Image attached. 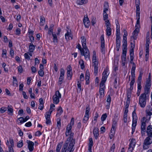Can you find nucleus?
Returning a JSON list of instances; mask_svg holds the SVG:
<instances>
[{
	"label": "nucleus",
	"mask_w": 152,
	"mask_h": 152,
	"mask_svg": "<svg viewBox=\"0 0 152 152\" xmlns=\"http://www.w3.org/2000/svg\"><path fill=\"white\" fill-rule=\"evenodd\" d=\"M146 132L148 137L144 140L143 148L144 149L148 148V145L152 143V125H149L147 128Z\"/></svg>",
	"instance_id": "obj_1"
},
{
	"label": "nucleus",
	"mask_w": 152,
	"mask_h": 152,
	"mask_svg": "<svg viewBox=\"0 0 152 152\" xmlns=\"http://www.w3.org/2000/svg\"><path fill=\"white\" fill-rule=\"evenodd\" d=\"M140 18H136L137 22L135 26L136 28L132 33V37L134 40L136 39L137 36L138 35L139 32V28H138V27L140 26Z\"/></svg>",
	"instance_id": "obj_2"
},
{
	"label": "nucleus",
	"mask_w": 152,
	"mask_h": 152,
	"mask_svg": "<svg viewBox=\"0 0 152 152\" xmlns=\"http://www.w3.org/2000/svg\"><path fill=\"white\" fill-rule=\"evenodd\" d=\"M75 139H72L68 147L65 150H63V148L61 149V151H65V152H73L74 149H73V147L75 143Z\"/></svg>",
	"instance_id": "obj_3"
},
{
	"label": "nucleus",
	"mask_w": 152,
	"mask_h": 152,
	"mask_svg": "<svg viewBox=\"0 0 152 152\" xmlns=\"http://www.w3.org/2000/svg\"><path fill=\"white\" fill-rule=\"evenodd\" d=\"M146 97L143 95H140L139 97V104L140 106L142 108H144L146 105Z\"/></svg>",
	"instance_id": "obj_4"
},
{
	"label": "nucleus",
	"mask_w": 152,
	"mask_h": 152,
	"mask_svg": "<svg viewBox=\"0 0 152 152\" xmlns=\"http://www.w3.org/2000/svg\"><path fill=\"white\" fill-rule=\"evenodd\" d=\"M83 50L81 51V55L84 56L86 60H90V53L87 48H83Z\"/></svg>",
	"instance_id": "obj_5"
},
{
	"label": "nucleus",
	"mask_w": 152,
	"mask_h": 152,
	"mask_svg": "<svg viewBox=\"0 0 152 152\" xmlns=\"http://www.w3.org/2000/svg\"><path fill=\"white\" fill-rule=\"evenodd\" d=\"M136 106L134 105V110L132 113V126L136 127L137 125V117L136 113Z\"/></svg>",
	"instance_id": "obj_6"
},
{
	"label": "nucleus",
	"mask_w": 152,
	"mask_h": 152,
	"mask_svg": "<svg viewBox=\"0 0 152 152\" xmlns=\"http://www.w3.org/2000/svg\"><path fill=\"white\" fill-rule=\"evenodd\" d=\"M61 95L58 91H57L55 93V94L53 97V103L56 104H58L59 101V98H61Z\"/></svg>",
	"instance_id": "obj_7"
},
{
	"label": "nucleus",
	"mask_w": 152,
	"mask_h": 152,
	"mask_svg": "<svg viewBox=\"0 0 152 152\" xmlns=\"http://www.w3.org/2000/svg\"><path fill=\"white\" fill-rule=\"evenodd\" d=\"M66 30L67 32L65 35L66 39V40H69L70 39L69 37H70L71 39H72L73 38V35L71 33V29L67 27Z\"/></svg>",
	"instance_id": "obj_8"
},
{
	"label": "nucleus",
	"mask_w": 152,
	"mask_h": 152,
	"mask_svg": "<svg viewBox=\"0 0 152 152\" xmlns=\"http://www.w3.org/2000/svg\"><path fill=\"white\" fill-rule=\"evenodd\" d=\"M90 110V108L88 106L87 107H86L85 114L83 120L84 123H86L89 119Z\"/></svg>",
	"instance_id": "obj_9"
},
{
	"label": "nucleus",
	"mask_w": 152,
	"mask_h": 152,
	"mask_svg": "<svg viewBox=\"0 0 152 152\" xmlns=\"http://www.w3.org/2000/svg\"><path fill=\"white\" fill-rule=\"evenodd\" d=\"M66 70H67V78L68 80H70L71 79L72 77V69L70 65L67 66Z\"/></svg>",
	"instance_id": "obj_10"
},
{
	"label": "nucleus",
	"mask_w": 152,
	"mask_h": 152,
	"mask_svg": "<svg viewBox=\"0 0 152 152\" xmlns=\"http://www.w3.org/2000/svg\"><path fill=\"white\" fill-rule=\"evenodd\" d=\"M136 145L135 140L134 139H132L130 142L129 148L128 152H132L134 148Z\"/></svg>",
	"instance_id": "obj_11"
},
{
	"label": "nucleus",
	"mask_w": 152,
	"mask_h": 152,
	"mask_svg": "<svg viewBox=\"0 0 152 152\" xmlns=\"http://www.w3.org/2000/svg\"><path fill=\"white\" fill-rule=\"evenodd\" d=\"M122 54L121 56L122 63V66H124L126 60V50H122Z\"/></svg>",
	"instance_id": "obj_12"
},
{
	"label": "nucleus",
	"mask_w": 152,
	"mask_h": 152,
	"mask_svg": "<svg viewBox=\"0 0 152 152\" xmlns=\"http://www.w3.org/2000/svg\"><path fill=\"white\" fill-rule=\"evenodd\" d=\"M83 21L85 27L88 28L90 24V23L87 15L86 17L84 16Z\"/></svg>",
	"instance_id": "obj_13"
},
{
	"label": "nucleus",
	"mask_w": 152,
	"mask_h": 152,
	"mask_svg": "<svg viewBox=\"0 0 152 152\" xmlns=\"http://www.w3.org/2000/svg\"><path fill=\"white\" fill-rule=\"evenodd\" d=\"M27 142L28 144V147L30 152L32 151L34 149V143L29 140H27Z\"/></svg>",
	"instance_id": "obj_14"
},
{
	"label": "nucleus",
	"mask_w": 152,
	"mask_h": 152,
	"mask_svg": "<svg viewBox=\"0 0 152 152\" xmlns=\"http://www.w3.org/2000/svg\"><path fill=\"white\" fill-rule=\"evenodd\" d=\"M151 87L145 86L144 92L141 94V95H143L144 96L146 97L149 96L150 94V90Z\"/></svg>",
	"instance_id": "obj_15"
},
{
	"label": "nucleus",
	"mask_w": 152,
	"mask_h": 152,
	"mask_svg": "<svg viewBox=\"0 0 152 152\" xmlns=\"http://www.w3.org/2000/svg\"><path fill=\"white\" fill-rule=\"evenodd\" d=\"M145 126V122H142L141 126V134L142 136H143L145 134V133L146 131Z\"/></svg>",
	"instance_id": "obj_16"
},
{
	"label": "nucleus",
	"mask_w": 152,
	"mask_h": 152,
	"mask_svg": "<svg viewBox=\"0 0 152 152\" xmlns=\"http://www.w3.org/2000/svg\"><path fill=\"white\" fill-rule=\"evenodd\" d=\"M127 48V38H123L122 50H126Z\"/></svg>",
	"instance_id": "obj_17"
},
{
	"label": "nucleus",
	"mask_w": 152,
	"mask_h": 152,
	"mask_svg": "<svg viewBox=\"0 0 152 152\" xmlns=\"http://www.w3.org/2000/svg\"><path fill=\"white\" fill-rule=\"evenodd\" d=\"M81 38L82 39L81 42L83 48H87L86 45V39L85 37L84 36H83L81 37Z\"/></svg>",
	"instance_id": "obj_18"
},
{
	"label": "nucleus",
	"mask_w": 152,
	"mask_h": 152,
	"mask_svg": "<svg viewBox=\"0 0 152 152\" xmlns=\"http://www.w3.org/2000/svg\"><path fill=\"white\" fill-rule=\"evenodd\" d=\"M54 109H50L49 111L46 113V115H45L46 119H50V115L52 112L54 110Z\"/></svg>",
	"instance_id": "obj_19"
},
{
	"label": "nucleus",
	"mask_w": 152,
	"mask_h": 152,
	"mask_svg": "<svg viewBox=\"0 0 152 152\" xmlns=\"http://www.w3.org/2000/svg\"><path fill=\"white\" fill-rule=\"evenodd\" d=\"M63 112V110L62 108L61 107H58L57 110V113L56 114V117L60 116Z\"/></svg>",
	"instance_id": "obj_20"
},
{
	"label": "nucleus",
	"mask_w": 152,
	"mask_h": 152,
	"mask_svg": "<svg viewBox=\"0 0 152 152\" xmlns=\"http://www.w3.org/2000/svg\"><path fill=\"white\" fill-rule=\"evenodd\" d=\"M93 133L94 136L96 139H97L99 135L98 129L97 128H95L94 129Z\"/></svg>",
	"instance_id": "obj_21"
},
{
	"label": "nucleus",
	"mask_w": 152,
	"mask_h": 152,
	"mask_svg": "<svg viewBox=\"0 0 152 152\" xmlns=\"http://www.w3.org/2000/svg\"><path fill=\"white\" fill-rule=\"evenodd\" d=\"M93 54L92 59V62L93 63L98 62V61L96 60V54L95 52V51H94L93 52Z\"/></svg>",
	"instance_id": "obj_22"
},
{
	"label": "nucleus",
	"mask_w": 152,
	"mask_h": 152,
	"mask_svg": "<svg viewBox=\"0 0 152 152\" xmlns=\"http://www.w3.org/2000/svg\"><path fill=\"white\" fill-rule=\"evenodd\" d=\"M98 62L94 63L93 66L94 67V73L96 75L98 71Z\"/></svg>",
	"instance_id": "obj_23"
},
{
	"label": "nucleus",
	"mask_w": 152,
	"mask_h": 152,
	"mask_svg": "<svg viewBox=\"0 0 152 152\" xmlns=\"http://www.w3.org/2000/svg\"><path fill=\"white\" fill-rule=\"evenodd\" d=\"M109 5L108 3L107 2H105L104 4V12L106 13V12L108 10Z\"/></svg>",
	"instance_id": "obj_24"
},
{
	"label": "nucleus",
	"mask_w": 152,
	"mask_h": 152,
	"mask_svg": "<svg viewBox=\"0 0 152 152\" xmlns=\"http://www.w3.org/2000/svg\"><path fill=\"white\" fill-rule=\"evenodd\" d=\"M7 108L8 111V114L12 115L13 110L12 108V106L11 105H8Z\"/></svg>",
	"instance_id": "obj_25"
},
{
	"label": "nucleus",
	"mask_w": 152,
	"mask_h": 152,
	"mask_svg": "<svg viewBox=\"0 0 152 152\" xmlns=\"http://www.w3.org/2000/svg\"><path fill=\"white\" fill-rule=\"evenodd\" d=\"M35 49V46H34L32 43H30L29 47V50L30 52H32Z\"/></svg>",
	"instance_id": "obj_26"
},
{
	"label": "nucleus",
	"mask_w": 152,
	"mask_h": 152,
	"mask_svg": "<svg viewBox=\"0 0 152 152\" xmlns=\"http://www.w3.org/2000/svg\"><path fill=\"white\" fill-rule=\"evenodd\" d=\"M140 8L139 6H136V18H140Z\"/></svg>",
	"instance_id": "obj_27"
},
{
	"label": "nucleus",
	"mask_w": 152,
	"mask_h": 152,
	"mask_svg": "<svg viewBox=\"0 0 152 152\" xmlns=\"http://www.w3.org/2000/svg\"><path fill=\"white\" fill-rule=\"evenodd\" d=\"M140 8L139 6H136V18H140Z\"/></svg>",
	"instance_id": "obj_28"
},
{
	"label": "nucleus",
	"mask_w": 152,
	"mask_h": 152,
	"mask_svg": "<svg viewBox=\"0 0 152 152\" xmlns=\"http://www.w3.org/2000/svg\"><path fill=\"white\" fill-rule=\"evenodd\" d=\"M61 119L60 118H58L57 119V127L58 129V131H59L60 128L61 127Z\"/></svg>",
	"instance_id": "obj_29"
},
{
	"label": "nucleus",
	"mask_w": 152,
	"mask_h": 152,
	"mask_svg": "<svg viewBox=\"0 0 152 152\" xmlns=\"http://www.w3.org/2000/svg\"><path fill=\"white\" fill-rule=\"evenodd\" d=\"M13 85L15 86H18L17 80L15 77H13Z\"/></svg>",
	"instance_id": "obj_30"
},
{
	"label": "nucleus",
	"mask_w": 152,
	"mask_h": 152,
	"mask_svg": "<svg viewBox=\"0 0 152 152\" xmlns=\"http://www.w3.org/2000/svg\"><path fill=\"white\" fill-rule=\"evenodd\" d=\"M89 74L88 73H87L86 75V78L85 80L86 81V85L90 83L89 80Z\"/></svg>",
	"instance_id": "obj_31"
},
{
	"label": "nucleus",
	"mask_w": 152,
	"mask_h": 152,
	"mask_svg": "<svg viewBox=\"0 0 152 152\" xmlns=\"http://www.w3.org/2000/svg\"><path fill=\"white\" fill-rule=\"evenodd\" d=\"M148 109L146 111L147 114L149 116H151L152 114V108L150 106L148 107Z\"/></svg>",
	"instance_id": "obj_32"
},
{
	"label": "nucleus",
	"mask_w": 152,
	"mask_h": 152,
	"mask_svg": "<svg viewBox=\"0 0 152 152\" xmlns=\"http://www.w3.org/2000/svg\"><path fill=\"white\" fill-rule=\"evenodd\" d=\"M115 130L111 129L110 135V139H111L114 137L115 134Z\"/></svg>",
	"instance_id": "obj_33"
},
{
	"label": "nucleus",
	"mask_w": 152,
	"mask_h": 152,
	"mask_svg": "<svg viewBox=\"0 0 152 152\" xmlns=\"http://www.w3.org/2000/svg\"><path fill=\"white\" fill-rule=\"evenodd\" d=\"M54 26V25L53 24L50 25L48 32V34H50L51 33H53V29Z\"/></svg>",
	"instance_id": "obj_34"
},
{
	"label": "nucleus",
	"mask_w": 152,
	"mask_h": 152,
	"mask_svg": "<svg viewBox=\"0 0 152 152\" xmlns=\"http://www.w3.org/2000/svg\"><path fill=\"white\" fill-rule=\"evenodd\" d=\"M111 29L110 27H107L106 28V35L108 36L111 35Z\"/></svg>",
	"instance_id": "obj_35"
},
{
	"label": "nucleus",
	"mask_w": 152,
	"mask_h": 152,
	"mask_svg": "<svg viewBox=\"0 0 152 152\" xmlns=\"http://www.w3.org/2000/svg\"><path fill=\"white\" fill-rule=\"evenodd\" d=\"M79 64L80 65V67L82 69H83L85 67L84 65V62L83 60L80 59L79 61Z\"/></svg>",
	"instance_id": "obj_36"
},
{
	"label": "nucleus",
	"mask_w": 152,
	"mask_h": 152,
	"mask_svg": "<svg viewBox=\"0 0 152 152\" xmlns=\"http://www.w3.org/2000/svg\"><path fill=\"white\" fill-rule=\"evenodd\" d=\"M117 123V121L114 119L113 123L111 129H113L115 130Z\"/></svg>",
	"instance_id": "obj_37"
},
{
	"label": "nucleus",
	"mask_w": 152,
	"mask_h": 152,
	"mask_svg": "<svg viewBox=\"0 0 152 152\" xmlns=\"http://www.w3.org/2000/svg\"><path fill=\"white\" fill-rule=\"evenodd\" d=\"M45 18L43 16H41L40 23V25L43 26L44 24V23H45Z\"/></svg>",
	"instance_id": "obj_38"
},
{
	"label": "nucleus",
	"mask_w": 152,
	"mask_h": 152,
	"mask_svg": "<svg viewBox=\"0 0 152 152\" xmlns=\"http://www.w3.org/2000/svg\"><path fill=\"white\" fill-rule=\"evenodd\" d=\"M151 79H148L146 80V83L145 86L151 87Z\"/></svg>",
	"instance_id": "obj_39"
},
{
	"label": "nucleus",
	"mask_w": 152,
	"mask_h": 152,
	"mask_svg": "<svg viewBox=\"0 0 152 152\" xmlns=\"http://www.w3.org/2000/svg\"><path fill=\"white\" fill-rule=\"evenodd\" d=\"M105 83L101 82L100 84L99 89L104 90L105 88Z\"/></svg>",
	"instance_id": "obj_40"
},
{
	"label": "nucleus",
	"mask_w": 152,
	"mask_h": 152,
	"mask_svg": "<svg viewBox=\"0 0 152 152\" xmlns=\"http://www.w3.org/2000/svg\"><path fill=\"white\" fill-rule=\"evenodd\" d=\"M89 142L88 144V148H92L93 145V139L92 138H90L89 139Z\"/></svg>",
	"instance_id": "obj_41"
},
{
	"label": "nucleus",
	"mask_w": 152,
	"mask_h": 152,
	"mask_svg": "<svg viewBox=\"0 0 152 152\" xmlns=\"http://www.w3.org/2000/svg\"><path fill=\"white\" fill-rule=\"evenodd\" d=\"M116 48L117 50L118 51L119 50L120 47V41H116Z\"/></svg>",
	"instance_id": "obj_42"
},
{
	"label": "nucleus",
	"mask_w": 152,
	"mask_h": 152,
	"mask_svg": "<svg viewBox=\"0 0 152 152\" xmlns=\"http://www.w3.org/2000/svg\"><path fill=\"white\" fill-rule=\"evenodd\" d=\"M134 48H132V49L130 50V57L131 60H132L133 58V57L134 56Z\"/></svg>",
	"instance_id": "obj_43"
},
{
	"label": "nucleus",
	"mask_w": 152,
	"mask_h": 152,
	"mask_svg": "<svg viewBox=\"0 0 152 152\" xmlns=\"http://www.w3.org/2000/svg\"><path fill=\"white\" fill-rule=\"evenodd\" d=\"M76 3L79 5H82L83 4L86 3L83 0H77L76 1Z\"/></svg>",
	"instance_id": "obj_44"
},
{
	"label": "nucleus",
	"mask_w": 152,
	"mask_h": 152,
	"mask_svg": "<svg viewBox=\"0 0 152 152\" xmlns=\"http://www.w3.org/2000/svg\"><path fill=\"white\" fill-rule=\"evenodd\" d=\"M116 41H120V33H116Z\"/></svg>",
	"instance_id": "obj_45"
},
{
	"label": "nucleus",
	"mask_w": 152,
	"mask_h": 152,
	"mask_svg": "<svg viewBox=\"0 0 152 152\" xmlns=\"http://www.w3.org/2000/svg\"><path fill=\"white\" fill-rule=\"evenodd\" d=\"M104 90H102V89H99V93L100 94V97L101 98H102L104 96Z\"/></svg>",
	"instance_id": "obj_46"
},
{
	"label": "nucleus",
	"mask_w": 152,
	"mask_h": 152,
	"mask_svg": "<svg viewBox=\"0 0 152 152\" xmlns=\"http://www.w3.org/2000/svg\"><path fill=\"white\" fill-rule=\"evenodd\" d=\"M111 101V98L110 97V95H108L106 101L107 102H108V104L109 106L110 104V103Z\"/></svg>",
	"instance_id": "obj_47"
},
{
	"label": "nucleus",
	"mask_w": 152,
	"mask_h": 152,
	"mask_svg": "<svg viewBox=\"0 0 152 152\" xmlns=\"http://www.w3.org/2000/svg\"><path fill=\"white\" fill-rule=\"evenodd\" d=\"M149 37L148 38L147 37L146 42L145 44V48H149Z\"/></svg>",
	"instance_id": "obj_48"
},
{
	"label": "nucleus",
	"mask_w": 152,
	"mask_h": 152,
	"mask_svg": "<svg viewBox=\"0 0 152 152\" xmlns=\"http://www.w3.org/2000/svg\"><path fill=\"white\" fill-rule=\"evenodd\" d=\"M23 141L20 140L18 142L17 146L18 148H21L23 146Z\"/></svg>",
	"instance_id": "obj_49"
},
{
	"label": "nucleus",
	"mask_w": 152,
	"mask_h": 152,
	"mask_svg": "<svg viewBox=\"0 0 152 152\" xmlns=\"http://www.w3.org/2000/svg\"><path fill=\"white\" fill-rule=\"evenodd\" d=\"M62 143H59L57 145L56 149V151L58 152H59L60 150V149L61 147Z\"/></svg>",
	"instance_id": "obj_50"
},
{
	"label": "nucleus",
	"mask_w": 152,
	"mask_h": 152,
	"mask_svg": "<svg viewBox=\"0 0 152 152\" xmlns=\"http://www.w3.org/2000/svg\"><path fill=\"white\" fill-rule=\"evenodd\" d=\"M101 44L104 45V35H102L100 37Z\"/></svg>",
	"instance_id": "obj_51"
},
{
	"label": "nucleus",
	"mask_w": 152,
	"mask_h": 152,
	"mask_svg": "<svg viewBox=\"0 0 152 152\" xmlns=\"http://www.w3.org/2000/svg\"><path fill=\"white\" fill-rule=\"evenodd\" d=\"M107 75H102V78L101 82L105 83L107 77Z\"/></svg>",
	"instance_id": "obj_52"
},
{
	"label": "nucleus",
	"mask_w": 152,
	"mask_h": 152,
	"mask_svg": "<svg viewBox=\"0 0 152 152\" xmlns=\"http://www.w3.org/2000/svg\"><path fill=\"white\" fill-rule=\"evenodd\" d=\"M143 75V72L141 71L140 72L139 75L138 76L137 81H142V76Z\"/></svg>",
	"instance_id": "obj_53"
},
{
	"label": "nucleus",
	"mask_w": 152,
	"mask_h": 152,
	"mask_svg": "<svg viewBox=\"0 0 152 152\" xmlns=\"http://www.w3.org/2000/svg\"><path fill=\"white\" fill-rule=\"evenodd\" d=\"M69 135L70 136L67 139V141H71V140L72 139H73V135H74V133H71L70 134H69Z\"/></svg>",
	"instance_id": "obj_54"
},
{
	"label": "nucleus",
	"mask_w": 152,
	"mask_h": 152,
	"mask_svg": "<svg viewBox=\"0 0 152 152\" xmlns=\"http://www.w3.org/2000/svg\"><path fill=\"white\" fill-rule=\"evenodd\" d=\"M107 116V115L106 113L102 115L101 118L102 121H104L106 119Z\"/></svg>",
	"instance_id": "obj_55"
},
{
	"label": "nucleus",
	"mask_w": 152,
	"mask_h": 152,
	"mask_svg": "<svg viewBox=\"0 0 152 152\" xmlns=\"http://www.w3.org/2000/svg\"><path fill=\"white\" fill-rule=\"evenodd\" d=\"M38 74L41 77H43L44 75V72L43 70H42V69H40L38 72Z\"/></svg>",
	"instance_id": "obj_56"
},
{
	"label": "nucleus",
	"mask_w": 152,
	"mask_h": 152,
	"mask_svg": "<svg viewBox=\"0 0 152 152\" xmlns=\"http://www.w3.org/2000/svg\"><path fill=\"white\" fill-rule=\"evenodd\" d=\"M7 110V108L5 107H2L0 109V111L1 113H3Z\"/></svg>",
	"instance_id": "obj_57"
},
{
	"label": "nucleus",
	"mask_w": 152,
	"mask_h": 152,
	"mask_svg": "<svg viewBox=\"0 0 152 152\" xmlns=\"http://www.w3.org/2000/svg\"><path fill=\"white\" fill-rule=\"evenodd\" d=\"M115 148V144L114 143L112 145V146L111 147V148H110V150L109 151V152H114Z\"/></svg>",
	"instance_id": "obj_58"
},
{
	"label": "nucleus",
	"mask_w": 152,
	"mask_h": 152,
	"mask_svg": "<svg viewBox=\"0 0 152 152\" xmlns=\"http://www.w3.org/2000/svg\"><path fill=\"white\" fill-rule=\"evenodd\" d=\"M98 117L99 114L97 112H96L95 114V115L94 117V121H95L94 122L95 124L96 123V122L97 118Z\"/></svg>",
	"instance_id": "obj_59"
},
{
	"label": "nucleus",
	"mask_w": 152,
	"mask_h": 152,
	"mask_svg": "<svg viewBox=\"0 0 152 152\" xmlns=\"http://www.w3.org/2000/svg\"><path fill=\"white\" fill-rule=\"evenodd\" d=\"M64 79V76L60 75V77L59 78V83L61 85L62 83V82Z\"/></svg>",
	"instance_id": "obj_60"
},
{
	"label": "nucleus",
	"mask_w": 152,
	"mask_h": 152,
	"mask_svg": "<svg viewBox=\"0 0 152 152\" xmlns=\"http://www.w3.org/2000/svg\"><path fill=\"white\" fill-rule=\"evenodd\" d=\"M18 71L20 73H21L23 72V69L22 67V66L21 65H20L18 67Z\"/></svg>",
	"instance_id": "obj_61"
},
{
	"label": "nucleus",
	"mask_w": 152,
	"mask_h": 152,
	"mask_svg": "<svg viewBox=\"0 0 152 152\" xmlns=\"http://www.w3.org/2000/svg\"><path fill=\"white\" fill-rule=\"evenodd\" d=\"M52 35L53 37V42H57V38L56 34H54L53 33Z\"/></svg>",
	"instance_id": "obj_62"
},
{
	"label": "nucleus",
	"mask_w": 152,
	"mask_h": 152,
	"mask_svg": "<svg viewBox=\"0 0 152 152\" xmlns=\"http://www.w3.org/2000/svg\"><path fill=\"white\" fill-rule=\"evenodd\" d=\"M136 68V66L134 62H133V66L131 69V72H135V71Z\"/></svg>",
	"instance_id": "obj_63"
},
{
	"label": "nucleus",
	"mask_w": 152,
	"mask_h": 152,
	"mask_svg": "<svg viewBox=\"0 0 152 152\" xmlns=\"http://www.w3.org/2000/svg\"><path fill=\"white\" fill-rule=\"evenodd\" d=\"M24 56L25 57V58L26 59H27L28 60H29L30 59V57L29 56L28 53H25L24 54Z\"/></svg>",
	"instance_id": "obj_64"
}]
</instances>
